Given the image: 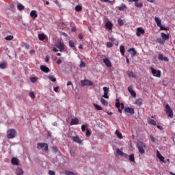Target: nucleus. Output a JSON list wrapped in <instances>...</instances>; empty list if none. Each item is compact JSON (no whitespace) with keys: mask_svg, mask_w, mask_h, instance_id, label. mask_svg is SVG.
I'll return each mask as SVG.
<instances>
[{"mask_svg":"<svg viewBox=\"0 0 175 175\" xmlns=\"http://www.w3.org/2000/svg\"><path fill=\"white\" fill-rule=\"evenodd\" d=\"M57 49H59V51L62 53L64 50H65V44L62 42H57L55 44V47L53 48V51L54 53H58V50Z\"/></svg>","mask_w":175,"mask_h":175,"instance_id":"1","label":"nucleus"},{"mask_svg":"<svg viewBox=\"0 0 175 175\" xmlns=\"http://www.w3.org/2000/svg\"><path fill=\"white\" fill-rule=\"evenodd\" d=\"M154 21L157 27H159L161 31H169V27H165L162 26V21H161V18L156 16L154 18Z\"/></svg>","mask_w":175,"mask_h":175,"instance_id":"2","label":"nucleus"},{"mask_svg":"<svg viewBox=\"0 0 175 175\" xmlns=\"http://www.w3.org/2000/svg\"><path fill=\"white\" fill-rule=\"evenodd\" d=\"M137 148L139 150V154H146V151L144 150V148H146V144L143 143L142 142H139L137 144Z\"/></svg>","mask_w":175,"mask_h":175,"instance_id":"3","label":"nucleus"},{"mask_svg":"<svg viewBox=\"0 0 175 175\" xmlns=\"http://www.w3.org/2000/svg\"><path fill=\"white\" fill-rule=\"evenodd\" d=\"M37 148L42 151H49V145L46 143H38Z\"/></svg>","mask_w":175,"mask_h":175,"instance_id":"4","label":"nucleus"},{"mask_svg":"<svg viewBox=\"0 0 175 175\" xmlns=\"http://www.w3.org/2000/svg\"><path fill=\"white\" fill-rule=\"evenodd\" d=\"M165 112L167 115V117H169L170 118H173V110L172 109L169 104L165 105Z\"/></svg>","mask_w":175,"mask_h":175,"instance_id":"5","label":"nucleus"},{"mask_svg":"<svg viewBox=\"0 0 175 175\" xmlns=\"http://www.w3.org/2000/svg\"><path fill=\"white\" fill-rule=\"evenodd\" d=\"M8 139H14L16 137V131L13 129H8L7 131Z\"/></svg>","mask_w":175,"mask_h":175,"instance_id":"6","label":"nucleus"},{"mask_svg":"<svg viewBox=\"0 0 175 175\" xmlns=\"http://www.w3.org/2000/svg\"><path fill=\"white\" fill-rule=\"evenodd\" d=\"M81 84L82 87H85V86L91 87V85H94V83H92V81L88 79L81 80Z\"/></svg>","mask_w":175,"mask_h":175,"instance_id":"7","label":"nucleus"},{"mask_svg":"<svg viewBox=\"0 0 175 175\" xmlns=\"http://www.w3.org/2000/svg\"><path fill=\"white\" fill-rule=\"evenodd\" d=\"M152 74L154 77H161V70H156L154 68H150Z\"/></svg>","mask_w":175,"mask_h":175,"instance_id":"8","label":"nucleus"},{"mask_svg":"<svg viewBox=\"0 0 175 175\" xmlns=\"http://www.w3.org/2000/svg\"><path fill=\"white\" fill-rule=\"evenodd\" d=\"M127 90H128V92H129V94H131V96H133V98H135L136 92H135L133 90V85L129 86Z\"/></svg>","mask_w":175,"mask_h":175,"instance_id":"9","label":"nucleus"},{"mask_svg":"<svg viewBox=\"0 0 175 175\" xmlns=\"http://www.w3.org/2000/svg\"><path fill=\"white\" fill-rule=\"evenodd\" d=\"M103 89L104 91V94L103 95V98H105V99H109L108 94L110 89L107 87H103Z\"/></svg>","mask_w":175,"mask_h":175,"instance_id":"10","label":"nucleus"},{"mask_svg":"<svg viewBox=\"0 0 175 175\" xmlns=\"http://www.w3.org/2000/svg\"><path fill=\"white\" fill-rule=\"evenodd\" d=\"M124 112L125 113H129V114H135V109H133V107H126L124 108Z\"/></svg>","mask_w":175,"mask_h":175,"instance_id":"11","label":"nucleus"},{"mask_svg":"<svg viewBox=\"0 0 175 175\" xmlns=\"http://www.w3.org/2000/svg\"><path fill=\"white\" fill-rule=\"evenodd\" d=\"M116 9H118V10H120V12H124L126 9H128V8L126 7V5L125 4L122 3L120 5V6L116 7Z\"/></svg>","mask_w":175,"mask_h":175,"instance_id":"12","label":"nucleus"},{"mask_svg":"<svg viewBox=\"0 0 175 175\" xmlns=\"http://www.w3.org/2000/svg\"><path fill=\"white\" fill-rule=\"evenodd\" d=\"M161 36L164 42L165 40H169V39H170V34H166L165 33H161Z\"/></svg>","mask_w":175,"mask_h":175,"instance_id":"13","label":"nucleus"},{"mask_svg":"<svg viewBox=\"0 0 175 175\" xmlns=\"http://www.w3.org/2000/svg\"><path fill=\"white\" fill-rule=\"evenodd\" d=\"M158 59H159V61H165V62H169V58L163 56L162 54L159 55Z\"/></svg>","mask_w":175,"mask_h":175,"instance_id":"14","label":"nucleus"},{"mask_svg":"<svg viewBox=\"0 0 175 175\" xmlns=\"http://www.w3.org/2000/svg\"><path fill=\"white\" fill-rule=\"evenodd\" d=\"M157 158L159 159V160L161 161V162H163L164 163H166V162L165 161V157H163L162 156V154H161V153L159 152V151H157Z\"/></svg>","mask_w":175,"mask_h":175,"instance_id":"15","label":"nucleus"},{"mask_svg":"<svg viewBox=\"0 0 175 175\" xmlns=\"http://www.w3.org/2000/svg\"><path fill=\"white\" fill-rule=\"evenodd\" d=\"M144 29H142V27H139L137 29L136 35L137 36H140L142 34H144Z\"/></svg>","mask_w":175,"mask_h":175,"instance_id":"16","label":"nucleus"},{"mask_svg":"<svg viewBox=\"0 0 175 175\" xmlns=\"http://www.w3.org/2000/svg\"><path fill=\"white\" fill-rule=\"evenodd\" d=\"M40 70L44 73H49V72H50V68L46 66H40Z\"/></svg>","mask_w":175,"mask_h":175,"instance_id":"17","label":"nucleus"},{"mask_svg":"<svg viewBox=\"0 0 175 175\" xmlns=\"http://www.w3.org/2000/svg\"><path fill=\"white\" fill-rule=\"evenodd\" d=\"M11 163L12 165H15L16 166H18L19 163H18V159L16 158V157H13L11 159Z\"/></svg>","mask_w":175,"mask_h":175,"instance_id":"18","label":"nucleus"},{"mask_svg":"<svg viewBox=\"0 0 175 175\" xmlns=\"http://www.w3.org/2000/svg\"><path fill=\"white\" fill-rule=\"evenodd\" d=\"M72 140L73 142H75V143H78V144H81L82 143L81 139H80V137L77 135L75 137H73Z\"/></svg>","mask_w":175,"mask_h":175,"instance_id":"19","label":"nucleus"},{"mask_svg":"<svg viewBox=\"0 0 175 175\" xmlns=\"http://www.w3.org/2000/svg\"><path fill=\"white\" fill-rule=\"evenodd\" d=\"M79 118H75L71 120V122H70V125H77L79 124Z\"/></svg>","mask_w":175,"mask_h":175,"instance_id":"20","label":"nucleus"},{"mask_svg":"<svg viewBox=\"0 0 175 175\" xmlns=\"http://www.w3.org/2000/svg\"><path fill=\"white\" fill-rule=\"evenodd\" d=\"M104 64L107 66L108 68H111V62H110V60L108 58L103 59Z\"/></svg>","mask_w":175,"mask_h":175,"instance_id":"21","label":"nucleus"},{"mask_svg":"<svg viewBox=\"0 0 175 175\" xmlns=\"http://www.w3.org/2000/svg\"><path fill=\"white\" fill-rule=\"evenodd\" d=\"M30 16L33 18V20H35V18H36L38 17V14H36V11L32 10L30 12Z\"/></svg>","mask_w":175,"mask_h":175,"instance_id":"22","label":"nucleus"},{"mask_svg":"<svg viewBox=\"0 0 175 175\" xmlns=\"http://www.w3.org/2000/svg\"><path fill=\"white\" fill-rule=\"evenodd\" d=\"M105 27H106V28H107V29H113V23L110 21H108L106 23Z\"/></svg>","mask_w":175,"mask_h":175,"instance_id":"23","label":"nucleus"},{"mask_svg":"<svg viewBox=\"0 0 175 175\" xmlns=\"http://www.w3.org/2000/svg\"><path fill=\"white\" fill-rule=\"evenodd\" d=\"M135 104L137 106H142V105H143V99L138 98L135 100Z\"/></svg>","mask_w":175,"mask_h":175,"instance_id":"24","label":"nucleus"},{"mask_svg":"<svg viewBox=\"0 0 175 175\" xmlns=\"http://www.w3.org/2000/svg\"><path fill=\"white\" fill-rule=\"evenodd\" d=\"M129 52L130 53V54H131V55L135 56L137 54L136 50L135 49V48H131L129 50Z\"/></svg>","mask_w":175,"mask_h":175,"instance_id":"25","label":"nucleus"},{"mask_svg":"<svg viewBox=\"0 0 175 175\" xmlns=\"http://www.w3.org/2000/svg\"><path fill=\"white\" fill-rule=\"evenodd\" d=\"M120 51L122 55H125V46L124 45L120 46Z\"/></svg>","mask_w":175,"mask_h":175,"instance_id":"26","label":"nucleus"},{"mask_svg":"<svg viewBox=\"0 0 175 175\" xmlns=\"http://www.w3.org/2000/svg\"><path fill=\"white\" fill-rule=\"evenodd\" d=\"M16 174L17 175H23L24 174V171L23 170V169L18 167L16 169Z\"/></svg>","mask_w":175,"mask_h":175,"instance_id":"27","label":"nucleus"},{"mask_svg":"<svg viewBox=\"0 0 175 175\" xmlns=\"http://www.w3.org/2000/svg\"><path fill=\"white\" fill-rule=\"evenodd\" d=\"M116 152L118 155H120L121 157H126V154L123 153L122 151H121L120 149L116 150Z\"/></svg>","mask_w":175,"mask_h":175,"instance_id":"28","label":"nucleus"},{"mask_svg":"<svg viewBox=\"0 0 175 175\" xmlns=\"http://www.w3.org/2000/svg\"><path fill=\"white\" fill-rule=\"evenodd\" d=\"M148 122L150 125H154V126L157 125V122H155V120H152L150 118H148Z\"/></svg>","mask_w":175,"mask_h":175,"instance_id":"29","label":"nucleus"},{"mask_svg":"<svg viewBox=\"0 0 175 175\" xmlns=\"http://www.w3.org/2000/svg\"><path fill=\"white\" fill-rule=\"evenodd\" d=\"M127 74L129 77H132V79H135L136 77V75L132 71H129V72H127Z\"/></svg>","mask_w":175,"mask_h":175,"instance_id":"30","label":"nucleus"},{"mask_svg":"<svg viewBox=\"0 0 175 175\" xmlns=\"http://www.w3.org/2000/svg\"><path fill=\"white\" fill-rule=\"evenodd\" d=\"M38 39L39 40H44V39H46V36H44V33H40L38 35Z\"/></svg>","mask_w":175,"mask_h":175,"instance_id":"31","label":"nucleus"},{"mask_svg":"<svg viewBox=\"0 0 175 175\" xmlns=\"http://www.w3.org/2000/svg\"><path fill=\"white\" fill-rule=\"evenodd\" d=\"M116 135L118 136L119 139H122V134L120 132V131L116 130Z\"/></svg>","mask_w":175,"mask_h":175,"instance_id":"32","label":"nucleus"},{"mask_svg":"<svg viewBox=\"0 0 175 175\" xmlns=\"http://www.w3.org/2000/svg\"><path fill=\"white\" fill-rule=\"evenodd\" d=\"M100 102L104 105V106H107L109 105V103H107V100H105V98H100Z\"/></svg>","mask_w":175,"mask_h":175,"instance_id":"33","label":"nucleus"},{"mask_svg":"<svg viewBox=\"0 0 175 175\" xmlns=\"http://www.w3.org/2000/svg\"><path fill=\"white\" fill-rule=\"evenodd\" d=\"M75 10L76 12H81V10H83V7H81V5H76Z\"/></svg>","mask_w":175,"mask_h":175,"instance_id":"34","label":"nucleus"},{"mask_svg":"<svg viewBox=\"0 0 175 175\" xmlns=\"http://www.w3.org/2000/svg\"><path fill=\"white\" fill-rule=\"evenodd\" d=\"M129 161H131V162H135V154H131L129 156Z\"/></svg>","mask_w":175,"mask_h":175,"instance_id":"35","label":"nucleus"},{"mask_svg":"<svg viewBox=\"0 0 175 175\" xmlns=\"http://www.w3.org/2000/svg\"><path fill=\"white\" fill-rule=\"evenodd\" d=\"M49 79L51 80V81H53V83H55V81H57V79H55V77H54L53 75H49Z\"/></svg>","mask_w":175,"mask_h":175,"instance_id":"36","label":"nucleus"},{"mask_svg":"<svg viewBox=\"0 0 175 175\" xmlns=\"http://www.w3.org/2000/svg\"><path fill=\"white\" fill-rule=\"evenodd\" d=\"M17 8H18L20 11H21V10H24V9H25V7H24V5H23V4H18Z\"/></svg>","mask_w":175,"mask_h":175,"instance_id":"37","label":"nucleus"},{"mask_svg":"<svg viewBox=\"0 0 175 175\" xmlns=\"http://www.w3.org/2000/svg\"><path fill=\"white\" fill-rule=\"evenodd\" d=\"M6 62L1 63L0 64V69H5L6 68Z\"/></svg>","mask_w":175,"mask_h":175,"instance_id":"38","label":"nucleus"},{"mask_svg":"<svg viewBox=\"0 0 175 175\" xmlns=\"http://www.w3.org/2000/svg\"><path fill=\"white\" fill-rule=\"evenodd\" d=\"M157 42L158 43H160V44H165V41L163 40V38H157Z\"/></svg>","mask_w":175,"mask_h":175,"instance_id":"39","label":"nucleus"},{"mask_svg":"<svg viewBox=\"0 0 175 175\" xmlns=\"http://www.w3.org/2000/svg\"><path fill=\"white\" fill-rule=\"evenodd\" d=\"M120 106L121 103H120V100H118V98H117L116 103V107H117V109H120Z\"/></svg>","mask_w":175,"mask_h":175,"instance_id":"40","label":"nucleus"},{"mask_svg":"<svg viewBox=\"0 0 175 175\" xmlns=\"http://www.w3.org/2000/svg\"><path fill=\"white\" fill-rule=\"evenodd\" d=\"M118 24L120 27H122V25H124V21H122V19H118Z\"/></svg>","mask_w":175,"mask_h":175,"instance_id":"41","label":"nucleus"},{"mask_svg":"<svg viewBox=\"0 0 175 175\" xmlns=\"http://www.w3.org/2000/svg\"><path fill=\"white\" fill-rule=\"evenodd\" d=\"M13 38L14 37L12 35L5 37V40H13Z\"/></svg>","mask_w":175,"mask_h":175,"instance_id":"42","label":"nucleus"},{"mask_svg":"<svg viewBox=\"0 0 175 175\" xmlns=\"http://www.w3.org/2000/svg\"><path fill=\"white\" fill-rule=\"evenodd\" d=\"M94 106L96 110H102V107L98 104H94Z\"/></svg>","mask_w":175,"mask_h":175,"instance_id":"43","label":"nucleus"},{"mask_svg":"<svg viewBox=\"0 0 175 175\" xmlns=\"http://www.w3.org/2000/svg\"><path fill=\"white\" fill-rule=\"evenodd\" d=\"M65 174L66 175H75V172H71V171L66 170L65 171Z\"/></svg>","mask_w":175,"mask_h":175,"instance_id":"44","label":"nucleus"},{"mask_svg":"<svg viewBox=\"0 0 175 175\" xmlns=\"http://www.w3.org/2000/svg\"><path fill=\"white\" fill-rule=\"evenodd\" d=\"M135 6H136V8H142L143 7V3H135Z\"/></svg>","mask_w":175,"mask_h":175,"instance_id":"45","label":"nucleus"},{"mask_svg":"<svg viewBox=\"0 0 175 175\" xmlns=\"http://www.w3.org/2000/svg\"><path fill=\"white\" fill-rule=\"evenodd\" d=\"M69 46H70V47H72V48L75 47V42H73V40H70Z\"/></svg>","mask_w":175,"mask_h":175,"instance_id":"46","label":"nucleus"},{"mask_svg":"<svg viewBox=\"0 0 175 175\" xmlns=\"http://www.w3.org/2000/svg\"><path fill=\"white\" fill-rule=\"evenodd\" d=\"M85 136H86L87 137H90V136H91V131H90V130L86 129V134H85Z\"/></svg>","mask_w":175,"mask_h":175,"instance_id":"47","label":"nucleus"},{"mask_svg":"<svg viewBox=\"0 0 175 175\" xmlns=\"http://www.w3.org/2000/svg\"><path fill=\"white\" fill-rule=\"evenodd\" d=\"M29 96L30 98H31V99H35V93H33V92H31L29 93Z\"/></svg>","mask_w":175,"mask_h":175,"instance_id":"48","label":"nucleus"},{"mask_svg":"<svg viewBox=\"0 0 175 175\" xmlns=\"http://www.w3.org/2000/svg\"><path fill=\"white\" fill-rule=\"evenodd\" d=\"M30 80L31 83H36V81H38V79H36V77H31L30 78Z\"/></svg>","mask_w":175,"mask_h":175,"instance_id":"49","label":"nucleus"},{"mask_svg":"<svg viewBox=\"0 0 175 175\" xmlns=\"http://www.w3.org/2000/svg\"><path fill=\"white\" fill-rule=\"evenodd\" d=\"M107 46L109 47V49H111V47H113V43L110 42H107Z\"/></svg>","mask_w":175,"mask_h":175,"instance_id":"50","label":"nucleus"},{"mask_svg":"<svg viewBox=\"0 0 175 175\" xmlns=\"http://www.w3.org/2000/svg\"><path fill=\"white\" fill-rule=\"evenodd\" d=\"M81 68H85V63L84 62H81L80 64Z\"/></svg>","mask_w":175,"mask_h":175,"instance_id":"51","label":"nucleus"},{"mask_svg":"<svg viewBox=\"0 0 175 175\" xmlns=\"http://www.w3.org/2000/svg\"><path fill=\"white\" fill-rule=\"evenodd\" d=\"M49 175H55V172H54L53 170H49Z\"/></svg>","mask_w":175,"mask_h":175,"instance_id":"52","label":"nucleus"},{"mask_svg":"<svg viewBox=\"0 0 175 175\" xmlns=\"http://www.w3.org/2000/svg\"><path fill=\"white\" fill-rule=\"evenodd\" d=\"M49 61H50V56L49 55H46V59H45V62H49Z\"/></svg>","mask_w":175,"mask_h":175,"instance_id":"53","label":"nucleus"},{"mask_svg":"<svg viewBox=\"0 0 175 175\" xmlns=\"http://www.w3.org/2000/svg\"><path fill=\"white\" fill-rule=\"evenodd\" d=\"M52 151H53V152H57V151H58V150L57 149L56 146H54L52 148Z\"/></svg>","mask_w":175,"mask_h":175,"instance_id":"54","label":"nucleus"},{"mask_svg":"<svg viewBox=\"0 0 175 175\" xmlns=\"http://www.w3.org/2000/svg\"><path fill=\"white\" fill-rule=\"evenodd\" d=\"M53 90L55 91V92H58V90H59V87L57 86L53 88Z\"/></svg>","mask_w":175,"mask_h":175,"instance_id":"55","label":"nucleus"},{"mask_svg":"<svg viewBox=\"0 0 175 175\" xmlns=\"http://www.w3.org/2000/svg\"><path fill=\"white\" fill-rule=\"evenodd\" d=\"M81 131H82V132H85V125L81 126Z\"/></svg>","mask_w":175,"mask_h":175,"instance_id":"56","label":"nucleus"},{"mask_svg":"<svg viewBox=\"0 0 175 175\" xmlns=\"http://www.w3.org/2000/svg\"><path fill=\"white\" fill-rule=\"evenodd\" d=\"M150 137L151 142H155V137H154V136L150 135Z\"/></svg>","mask_w":175,"mask_h":175,"instance_id":"57","label":"nucleus"},{"mask_svg":"<svg viewBox=\"0 0 175 175\" xmlns=\"http://www.w3.org/2000/svg\"><path fill=\"white\" fill-rule=\"evenodd\" d=\"M100 2H108L109 3H111V1L110 0H100Z\"/></svg>","mask_w":175,"mask_h":175,"instance_id":"58","label":"nucleus"},{"mask_svg":"<svg viewBox=\"0 0 175 175\" xmlns=\"http://www.w3.org/2000/svg\"><path fill=\"white\" fill-rule=\"evenodd\" d=\"M157 128H158V129H160V131H163V127L161 126L157 125Z\"/></svg>","mask_w":175,"mask_h":175,"instance_id":"59","label":"nucleus"},{"mask_svg":"<svg viewBox=\"0 0 175 175\" xmlns=\"http://www.w3.org/2000/svg\"><path fill=\"white\" fill-rule=\"evenodd\" d=\"M57 65H61L62 64V61L61 59H58L57 61Z\"/></svg>","mask_w":175,"mask_h":175,"instance_id":"60","label":"nucleus"},{"mask_svg":"<svg viewBox=\"0 0 175 175\" xmlns=\"http://www.w3.org/2000/svg\"><path fill=\"white\" fill-rule=\"evenodd\" d=\"M67 85H68V86H69V85H72V81H68L67 82Z\"/></svg>","mask_w":175,"mask_h":175,"instance_id":"61","label":"nucleus"},{"mask_svg":"<svg viewBox=\"0 0 175 175\" xmlns=\"http://www.w3.org/2000/svg\"><path fill=\"white\" fill-rule=\"evenodd\" d=\"M120 107H121L122 109H125V106L124 105V103L120 104Z\"/></svg>","mask_w":175,"mask_h":175,"instance_id":"62","label":"nucleus"},{"mask_svg":"<svg viewBox=\"0 0 175 175\" xmlns=\"http://www.w3.org/2000/svg\"><path fill=\"white\" fill-rule=\"evenodd\" d=\"M25 48L27 49V50H28V49H29V44H26L25 45Z\"/></svg>","mask_w":175,"mask_h":175,"instance_id":"63","label":"nucleus"},{"mask_svg":"<svg viewBox=\"0 0 175 175\" xmlns=\"http://www.w3.org/2000/svg\"><path fill=\"white\" fill-rule=\"evenodd\" d=\"M129 2H135V3H136L137 2L139 1V0H129Z\"/></svg>","mask_w":175,"mask_h":175,"instance_id":"64","label":"nucleus"}]
</instances>
